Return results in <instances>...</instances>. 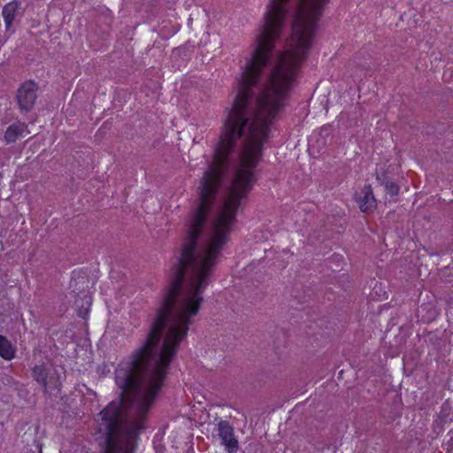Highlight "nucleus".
Here are the masks:
<instances>
[{"label": "nucleus", "instance_id": "obj_1", "mask_svg": "<svg viewBox=\"0 0 453 453\" xmlns=\"http://www.w3.org/2000/svg\"><path fill=\"white\" fill-rule=\"evenodd\" d=\"M145 419H101L100 432L107 438L106 453H133Z\"/></svg>", "mask_w": 453, "mask_h": 453}, {"label": "nucleus", "instance_id": "obj_2", "mask_svg": "<svg viewBox=\"0 0 453 453\" xmlns=\"http://www.w3.org/2000/svg\"><path fill=\"white\" fill-rule=\"evenodd\" d=\"M33 377L45 391L58 388L59 376L51 365H38L33 368Z\"/></svg>", "mask_w": 453, "mask_h": 453}, {"label": "nucleus", "instance_id": "obj_3", "mask_svg": "<svg viewBox=\"0 0 453 453\" xmlns=\"http://www.w3.org/2000/svg\"><path fill=\"white\" fill-rule=\"evenodd\" d=\"M38 86L33 81H25L17 91V101L23 111H30L37 99Z\"/></svg>", "mask_w": 453, "mask_h": 453}, {"label": "nucleus", "instance_id": "obj_4", "mask_svg": "<svg viewBox=\"0 0 453 453\" xmlns=\"http://www.w3.org/2000/svg\"><path fill=\"white\" fill-rule=\"evenodd\" d=\"M24 13V9L22 5L18 1H11L7 3L2 11V17L4 22V26L6 30H9L15 19L19 17H21Z\"/></svg>", "mask_w": 453, "mask_h": 453}, {"label": "nucleus", "instance_id": "obj_5", "mask_svg": "<svg viewBox=\"0 0 453 453\" xmlns=\"http://www.w3.org/2000/svg\"><path fill=\"white\" fill-rule=\"evenodd\" d=\"M218 434L222 440V443L230 452H235L238 449V441L234 438L233 428L226 421H221L218 425Z\"/></svg>", "mask_w": 453, "mask_h": 453}, {"label": "nucleus", "instance_id": "obj_6", "mask_svg": "<svg viewBox=\"0 0 453 453\" xmlns=\"http://www.w3.org/2000/svg\"><path fill=\"white\" fill-rule=\"evenodd\" d=\"M359 209L363 212H367L375 208V199L373 197L370 186H365L356 197Z\"/></svg>", "mask_w": 453, "mask_h": 453}, {"label": "nucleus", "instance_id": "obj_7", "mask_svg": "<svg viewBox=\"0 0 453 453\" xmlns=\"http://www.w3.org/2000/svg\"><path fill=\"white\" fill-rule=\"evenodd\" d=\"M28 133L25 124L19 122L15 123L7 128L4 134V139L8 143L14 142L18 139L25 137Z\"/></svg>", "mask_w": 453, "mask_h": 453}, {"label": "nucleus", "instance_id": "obj_8", "mask_svg": "<svg viewBox=\"0 0 453 453\" xmlns=\"http://www.w3.org/2000/svg\"><path fill=\"white\" fill-rule=\"evenodd\" d=\"M15 353L12 342L5 336L0 335V357L9 361L14 358Z\"/></svg>", "mask_w": 453, "mask_h": 453}, {"label": "nucleus", "instance_id": "obj_9", "mask_svg": "<svg viewBox=\"0 0 453 453\" xmlns=\"http://www.w3.org/2000/svg\"><path fill=\"white\" fill-rule=\"evenodd\" d=\"M386 189L391 196H395L398 193L397 186L392 182L386 184Z\"/></svg>", "mask_w": 453, "mask_h": 453}]
</instances>
